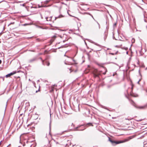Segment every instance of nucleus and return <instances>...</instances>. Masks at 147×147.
Segmentation results:
<instances>
[{
  "label": "nucleus",
  "instance_id": "f257e3e1",
  "mask_svg": "<svg viewBox=\"0 0 147 147\" xmlns=\"http://www.w3.org/2000/svg\"><path fill=\"white\" fill-rule=\"evenodd\" d=\"M131 139L132 138L131 137H129L123 140H115L110 138H109V140L111 143L113 145L115 146L117 144L127 142Z\"/></svg>",
  "mask_w": 147,
  "mask_h": 147
},
{
  "label": "nucleus",
  "instance_id": "f03ea898",
  "mask_svg": "<svg viewBox=\"0 0 147 147\" xmlns=\"http://www.w3.org/2000/svg\"><path fill=\"white\" fill-rule=\"evenodd\" d=\"M102 71H101L99 72L98 70L96 69H94L93 71V74L94 77H99L100 75H101V73Z\"/></svg>",
  "mask_w": 147,
  "mask_h": 147
},
{
  "label": "nucleus",
  "instance_id": "7ed1b4c3",
  "mask_svg": "<svg viewBox=\"0 0 147 147\" xmlns=\"http://www.w3.org/2000/svg\"><path fill=\"white\" fill-rule=\"evenodd\" d=\"M16 71H13L12 72H11L6 75L5 76V77L7 78L9 77H10V76H12V75L14 74H16Z\"/></svg>",
  "mask_w": 147,
  "mask_h": 147
},
{
  "label": "nucleus",
  "instance_id": "20e7f679",
  "mask_svg": "<svg viewBox=\"0 0 147 147\" xmlns=\"http://www.w3.org/2000/svg\"><path fill=\"white\" fill-rule=\"evenodd\" d=\"M83 126V125H81L80 126H78L74 128L75 131H83L85 129V128L83 129H78L81 126Z\"/></svg>",
  "mask_w": 147,
  "mask_h": 147
},
{
  "label": "nucleus",
  "instance_id": "39448f33",
  "mask_svg": "<svg viewBox=\"0 0 147 147\" xmlns=\"http://www.w3.org/2000/svg\"><path fill=\"white\" fill-rule=\"evenodd\" d=\"M135 107L137 108H138L140 109H144L147 107V104L143 106H140L138 107H137L136 106H135Z\"/></svg>",
  "mask_w": 147,
  "mask_h": 147
},
{
  "label": "nucleus",
  "instance_id": "423d86ee",
  "mask_svg": "<svg viewBox=\"0 0 147 147\" xmlns=\"http://www.w3.org/2000/svg\"><path fill=\"white\" fill-rule=\"evenodd\" d=\"M32 142H29L28 140H26L24 141L23 142V146H24L26 145V144H28V143H31Z\"/></svg>",
  "mask_w": 147,
  "mask_h": 147
},
{
  "label": "nucleus",
  "instance_id": "0eeeda50",
  "mask_svg": "<svg viewBox=\"0 0 147 147\" xmlns=\"http://www.w3.org/2000/svg\"><path fill=\"white\" fill-rule=\"evenodd\" d=\"M36 59V58H34L32 59H30L28 61L29 63H32L34 61H35Z\"/></svg>",
  "mask_w": 147,
  "mask_h": 147
},
{
  "label": "nucleus",
  "instance_id": "6e6552de",
  "mask_svg": "<svg viewBox=\"0 0 147 147\" xmlns=\"http://www.w3.org/2000/svg\"><path fill=\"white\" fill-rule=\"evenodd\" d=\"M85 113L86 114H89L90 113V110L89 109H86L85 110Z\"/></svg>",
  "mask_w": 147,
  "mask_h": 147
},
{
  "label": "nucleus",
  "instance_id": "1a4fd4ad",
  "mask_svg": "<svg viewBox=\"0 0 147 147\" xmlns=\"http://www.w3.org/2000/svg\"><path fill=\"white\" fill-rule=\"evenodd\" d=\"M50 1V0H47L45 1L44 3V4H47Z\"/></svg>",
  "mask_w": 147,
  "mask_h": 147
},
{
  "label": "nucleus",
  "instance_id": "9d476101",
  "mask_svg": "<svg viewBox=\"0 0 147 147\" xmlns=\"http://www.w3.org/2000/svg\"><path fill=\"white\" fill-rule=\"evenodd\" d=\"M122 49H125V50H128V48L127 47H123L122 48Z\"/></svg>",
  "mask_w": 147,
  "mask_h": 147
},
{
  "label": "nucleus",
  "instance_id": "9b49d317",
  "mask_svg": "<svg viewBox=\"0 0 147 147\" xmlns=\"http://www.w3.org/2000/svg\"><path fill=\"white\" fill-rule=\"evenodd\" d=\"M40 59L42 60V65H44L45 64H44V60H43L42 59V58H41V57H40Z\"/></svg>",
  "mask_w": 147,
  "mask_h": 147
},
{
  "label": "nucleus",
  "instance_id": "f8f14e48",
  "mask_svg": "<svg viewBox=\"0 0 147 147\" xmlns=\"http://www.w3.org/2000/svg\"><path fill=\"white\" fill-rule=\"evenodd\" d=\"M107 72V69L105 68V72H104L103 73V74L104 75H105L106 74Z\"/></svg>",
  "mask_w": 147,
  "mask_h": 147
},
{
  "label": "nucleus",
  "instance_id": "ddd939ff",
  "mask_svg": "<svg viewBox=\"0 0 147 147\" xmlns=\"http://www.w3.org/2000/svg\"><path fill=\"white\" fill-rule=\"evenodd\" d=\"M107 35L106 34H105V36L104 37V39L105 40L107 38Z\"/></svg>",
  "mask_w": 147,
  "mask_h": 147
},
{
  "label": "nucleus",
  "instance_id": "4468645a",
  "mask_svg": "<svg viewBox=\"0 0 147 147\" xmlns=\"http://www.w3.org/2000/svg\"><path fill=\"white\" fill-rule=\"evenodd\" d=\"M46 63H47V66H49L50 65V63L49 62H46Z\"/></svg>",
  "mask_w": 147,
  "mask_h": 147
},
{
  "label": "nucleus",
  "instance_id": "2eb2a0df",
  "mask_svg": "<svg viewBox=\"0 0 147 147\" xmlns=\"http://www.w3.org/2000/svg\"><path fill=\"white\" fill-rule=\"evenodd\" d=\"M135 41V40L134 38H133L132 40V43H134Z\"/></svg>",
  "mask_w": 147,
  "mask_h": 147
},
{
  "label": "nucleus",
  "instance_id": "dca6fc26",
  "mask_svg": "<svg viewBox=\"0 0 147 147\" xmlns=\"http://www.w3.org/2000/svg\"><path fill=\"white\" fill-rule=\"evenodd\" d=\"M50 141L49 140V146L48 145V146H49V147H51V144H50Z\"/></svg>",
  "mask_w": 147,
  "mask_h": 147
},
{
  "label": "nucleus",
  "instance_id": "f3484780",
  "mask_svg": "<svg viewBox=\"0 0 147 147\" xmlns=\"http://www.w3.org/2000/svg\"><path fill=\"white\" fill-rule=\"evenodd\" d=\"M38 8H41V7H42V5H38Z\"/></svg>",
  "mask_w": 147,
  "mask_h": 147
},
{
  "label": "nucleus",
  "instance_id": "a211bd4d",
  "mask_svg": "<svg viewBox=\"0 0 147 147\" xmlns=\"http://www.w3.org/2000/svg\"><path fill=\"white\" fill-rule=\"evenodd\" d=\"M96 22L98 24V29H99L100 28V25L98 23L97 21H96Z\"/></svg>",
  "mask_w": 147,
  "mask_h": 147
},
{
  "label": "nucleus",
  "instance_id": "6ab92c4d",
  "mask_svg": "<svg viewBox=\"0 0 147 147\" xmlns=\"http://www.w3.org/2000/svg\"><path fill=\"white\" fill-rule=\"evenodd\" d=\"M54 39L53 40V39H51V40H50V42H51V44L52 42H53V41H54Z\"/></svg>",
  "mask_w": 147,
  "mask_h": 147
},
{
  "label": "nucleus",
  "instance_id": "aec40b11",
  "mask_svg": "<svg viewBox=\"0 0 147 147\" xmlns=\"http://www.w3.org/2000/svg\"><path fill=\"white\" fill-rule=\"evenodd\" d=\"M143 147H147V143L144 144Z\"/></svg>",
  "mask_w": 147,
  "mask_h": 147
},
{
  "label": "nucleus",
  "instance_id": "412c9836",
  "mask_svg": "<svg viewBox=\"0 0 147 147\" xmlns=\"http://www.w3.org/2000/svg\"><path fill=\"white\" fill-rule=\"evenodd\" d=\"M134 103H135L134 102V101L133 100H131V104H132L133 105H134Z\"/></svg>",
  "mask_w": 147,
  "mask_h": 147
},
{
  "label": "nucleus",
  "instance_id": "4be33fe9",
  "mask_svg": "<svg viewBox=\"0 0 147 147\" xmlns=\"http://www.w3.org/2000/svg\"><path fill=\"white\" fill-rule=\"evenodd\" d=\"M117 25V23H115L113 25V26L114 27H116Z\"/></svg>",
  "mask_w": 147,
  "mask_h": 147
},
{
  "label": "nucleus",
  "instance_id": "5701e85b",
  "mask_svg": "<svg viewBox=\"0 0 147 147\" xmlns=\"http://www.w3.org/2000/svg\"><path fill=\"white\" fill-rule=\"evenodd\" d=\"M14 24V22H11L9 25H8V26L9 25H10L11 24Z\"/></svg>",
  "mask_w": 147,
  "mask_h": 147
},
{
  "label": "nucleus",
  "instance_id": "b1692460",
  "mask_svg": "<svg viewBox=\"0 0 147 147\" xmlns=\"http://www.w3.org/2000/svg\"><path fill=\"white\" fill-rule=\"evenodd\" d=\"M20 6H24V7H25V3H24V4H20Z\"/></svg>",
  "mask_w": 147,
  "mask_h": 147
},
{
  "label": "nucleus",
  "instance_id": "393cba45",
  "mask_svg": "<svg viewBox=\"0 0 147 147\" xmlns=\"http://www.w3.org/2000/svg\"><path fill=\"white\" fill-rule=\"evenodd\" d=\"M88 125H92V124L91 123H87Z\"/></svg>",
  "mask_w": 147,
  "mask_h": 147
},
{
  "label": "nucleus",
  "instance_id": "a878e982",
  "mask_svg": "<svg viewBox=\"0 0 147 147\" xmlns=\"http://www.w3.org/2000/svg\"><path fill=\"white\" fill-rule=\"evenodd\" d=\"M102 108L104 109H106L109 111V110L107 108V107H103Z\"/></svg>",
  "mask_w": 147,
  "mask_h": 147
},
{
  "label": "nucleus",
  "instance_id": "bb28decb",
  "mask_svg": "<svg viewBox=\"0 0 147 147\" xmlns=\"http://www.w3.org/2000/svg\"><path fill=\"white\" fill-rule=\"evenodd\" d=\"M42 7H47L48 6H47L46 5H42Z\"/></svg>",
  "mask_w": 147,
  "mask_h": 147
},
{
  "label": "nucleus",
  "instance_id": "cd10ccee",
  "mask_svg": "<svg viewBox=\"0 0 147 147\" xmlns=\"http://www.w3.org/2000/svg\"><path fill=\"white\" fill-rule=\"evenodd\" d=\"M38 28H41V29H44V28H43L41 26H38Z\"/></svg>",
  "mask_w": 147,
  "mask_h": 147
},
{
  "label": "nucleus",
  "instance_id": "c85d7f7f",
  "mask_svg": "<svg viewBox=\"0 0 147 147\" xmlns=\"http://www.w3.org/2000/svg\"><path fill=\"white\" fill-rule=\"evenodd\" d=\"M45 18L46 19V20L47 21H49L48 18V17H46Z\"/></svg>",
  "mask_w": 147,
  "mask_h": 147
},
{
  "label": "nucleus",
  "instance_id": "c756f323",
  "mask_svg": "<svg viewBox=\"0 0 147 147\" xmlns=\"http://www.w3.org/2000/svg\"><path fill=\"white\" fill-rule=\"evenodd\" d=\"M28 24H23L22 25L23 26H26L27 25H28Z\"/></svg>",
  "mask_w": 147,
  "mask_h": 147
},
{
  "label": "nucleus",
  "instance_id": "7c9ffc66",
  "mask_svg": "<svg viewBox=\"0 0 147 147\" xmlns=\"http://www.w3.org/2000/svg\"><path fill=\"white\" fill-rule=\"evenodd\" d=\"M63 46H61L60 47H59L58 48V49H60V48H63Z\"/></svg>",
  "mask_w": 147,
  "mask_h": 147
},
{
  "label": "nucleus",
  "instance_id": "2f4dec72",
  "mask_svg": "<svg viewBox=\"0 0 147 147\" xmlns=\"http://www.w3.org/2000/svg\"><path fill=\"white\" fill-rule=\"evenodd\" d=\"M51 17H50L49 18V19H48L49 21H50L51 19Z\"/></svg>",
  "mask_w": 147,
  "mask_h": 147
},
{
  "label": "nucleus",
  "instance_id": "473e14b6",
  "mask_svg": "<svg viewBox=\"0 0 147 147\" xmlns=\"http://www.w3.org/2000/svg\"><path fill=\"white\" fill-rule=\"evenodd\" d=\"M113 39H115V40H117V39H116V38H115V37L114 36H113Z\"/></svg>",
  "mask_w": 147,
  "mask_h": 147
},
{
  "label": "nucleus",
  "instance_id": "72a5a7b5",
  "mask_svg": "<svg viewBox=\"0 0 147 147\" xmlns=\"http://www.w3.org/2000/svg\"><path fill=\"white\" fill-rule=\"evenodd\" d=\"M88 14V15H90V16H92V14H91L90 13H87Z\"/></svg>",
  "mask_w": 147,
  "mask_h": 147
},
{
  "label": "nucleus",
  "instance_id": "f704fd0d",
  "mask_svg": "<svg viewBox=\"0 0 147 147\" xmlns=\"http://www.w3.org/2000/svg\"><path fill=\"white\" fill-rule=\"evenodd\" d=\"M28 145H29V146L31 147L32 146V144H28Z\"/></svg>",
  "mask_w": 147,
  "mask_h": 147
},
{
  "label": "nucleus",
  "instance_id": "c9c22d12",
  "mask_svg": "<svg viewBox=\"0 0 147 147\" xmlns=\"http://www.w3.org/2000/svg\"><path fill=\"white\" fill-rule=\"evenodd\" d=\"M110 54L112 55H114V54L113 53H110Z\"/></svg>",
  "mask_w": 147,
  "mask_h": 147
},
{
  "label": "nucleus",
  "instance_id": "e433bc0d",
  "mask_svg": "<svg viewBox=\"0 0 147 147\" xmlns=\"http://www.w3.org/2000/svg\"><path fill=\"white\" fill-rule=\"evenodd\" d=\"M142 119H140V120H137V121H142Z\"/></svg>",
  "mask_w": 147,
  "mask_h": 147
},
{
  "label": "nucleus",
  "instance_id": "4c0bfd02",
  "mask_svg": "<svg viewBox=\"0 0 147 147\" xmlns=\"http://www.w3.org/2000/svg\"><path fill=\"white\" fill-rule=\"evenodd\" d=\"M39 89L38 90L36 91V93L37 92H38V91H39Z\"/></svg>",
  "mask_w": 147,
  "mask_h": 147
},
{
  "label": "nucleus",
  "instance_id": "58836bf2",
  "mask_svg": "<svg viewBox=\"0 0 147 147\" xmlns=\"http://www.w3.org/2000/svg\"><path fill=\"white\" fill-rule=\"evenodd\" d=\"M91 17H92V18L93 19H94L95 21H96L95 20V19L94 18V17H93V16H92Z\"/></svg>",
  "mask_w": 147,
  "mask_h": 147
},
{
  "label": "nucleus",
  "instance_id": "ea45409f",
  "mask_svg": "<svg viewBox=\"0 0 147 147\" xmlns=\"http://www.w3.org/2000/svg\"><path fill=\"white\" fill-rule=\"evenodd\" d=\"M56 142V144H59V143L58 142Z\"/></svg>",
  "mask_w": 147,
  "mask_h": 147
},
{
  "label": "nucleus",
  "instance_id": "a19ab883",
  "mask_svg": "<svg viewBox=\"0 0 147 147\" xmlns=\"http://www.w3.org/2000/svg\"><path fill=\"white\" fill-rule=\"evenodd\" d=\"M67 13H68V14L69 16H71V15H70L69 14V13H68V11H67Z\"/></svg>",
  "mask_w": 147,
  "mask_h": 147
},
{
  "label": "nucleus",
  "instance_id": "79ce46f5",
  "mask_svg": "<svg viewBox=\"0 0 147 147\" xmlns=\"http://www.w3.org/2000/svg\"><path fill=\"white\" fill-rule=\"evenodd\" d=\"M22 1H18V2H17V3H21V2H22Z\"/></svg>",
  "mask_w": 147,
  "mask_h": 147
},
{
  "label": "nucleus",
  "instance_id": "37998d69",
  "mask_svg": "<svg viewBox=\"0 0 147 147\" xmlns=\"http://www.w3.org/2000/svg\"><path fill=\"white\" fill-rule=\"evenodd\" d=\"M126 54H127V55H128V51H127L126 52Z\"/></svg>",
  "mask_w": 147,
  "mask_h": 147
},
{
  "label": "nucleus",
  "instance_id": "c03bdc74",
  "mask_svg": "<svg viewBox=\"0 0 147 147\" xmlns=\"http://www.w3.org/2000/svg\"><path fill=\"white\" fill-rule=\"evenodd\" d=\"M2 62V61L1 60H0V64H1V63Z\"/></svg>",
  "mask_w": 147,
  "mask_h": 147
},
{
  "label": "nucleus",
  "instance_id": "a18cd8bd",
  "mask_svg": "<svg viewBox=\"0 0 147 147\" xmlns=\"http://www.w3.org/2000/svg\"><path fill=\"white\" fill-rule=\"evenodd\" d=\"M66 40H63V42H65V41H66Z\"/></svg>",
  "mask_w": 147,
  "mask_h": 147
},
{
  "label": "nucleus",
  "instance_id": "49530a36",
  "mask_svg": "<svg viewBox=\"0 0 147 147\" xmlns=\"http://www.w3.org/2000/svg\"><path fill=\"white\" fill-rule=\"evenodd\" d=\"M137 83L139 84H140V83H139V81H138L137 82Z\"/></svg>",
  "mask_w": 147,
  "mask_h": 147
},
{
  "label": "nucleus",
  "instance_id": "de8ad7c7",
  "mask_svg": "<svg viewBox=\"0 0 147 147\" xmlns=\"http://www.w3.org/2000/svg\"><path fill=\"white\" fill-rule=\"evenodd\" d=\"M52 139L53 140H54V141L55 142H56L55 141V140L54 139Z\"/></svg>",
  "mask_w": 147,
  "mask_h": 147
},
{
  "label": "nucleus",
  "instance_id": "09e8293b",
  "mask_svg": "<svg viewBox=\"0 0 147 147\" xmlns=\"http://www.w3.org/2000/svg\"><path fill=\"white\" fill-rule=\"evenodd\" d=\"M84 42H85V44L87 46V45L86 42H85V41H84Z\"/></svg>",
  "mask_w": 147,
  "mask_h": 147
},
{
  "label": "nucleus",
  "instance_id": "8fccbe9b",
  "mask_svg": "<svg viewBox=\"0 0 147 147\" xmlns=\"http://www.w3.org/2000/svg\"><path fill=\"white\" fill-rule=\"evenodd\" d=\"M118 52V51H117V52H116V53H115V54H117Z\"/></svg>",
  "mask_w": 147,
  "mask_h": 147
},
{
  "label": "nucleus",
  "instance_id": "3c124183",
  "mask_svg": "<svg viewBox=\"0 0 147 147\" xmlns=\"http://www.w3.org/2000/svg\"><path fill=\"white\" fill-rule=\"evenodd\" d=\"M53 37H54V38H56V36H53Z\"/></svg>",
  "mask_w": 147,
  "mask_h": 147
},
{
  "label": "nucleus",
  "instance_id": "603ef678",
  "mask_svg": "<svg viewBox=\"0 0 147 147\" xmlns=\"http://www.w3.org/2000/svg\"><path fill=\"white\" fill-rule=\"evenodd\" d=\"M61 3L63 4H64L65 3H64L63 2H61Z\"/></svg>",
  "mask_w": 147,
  "mask_h": 147
},
{
  "label": "nucleus",
  "instance_id": "864d4df0",
  "mask_svg": "<svg viewBox=\"0 0 147 147\" xmlns=\"http://www.w3.org/2000/svg\"><path fill=\"white\" fill-rule=\"evenodd\" d=\"M141 80V79H140L138 81H139L140 82Z\"/></svg>",
  "mask_w": 147,
  "mask_h": 147
},
{
  "label": "nucleus",
  "instance_id": "5fc2aeb1",
  "mask_svg": "<svg viewBox=\"0 0 147 147\" xmlns=\"http://www.w3.org/2000/svg\"><path fill=\"white\" fill-rule=\"evenodd\" d=\"M73 61L74 62H75V61L74 59H73Z\"/></svg>",
  "mask_w": 147,
  "mask_h": 147
},
{
  "label": "nucleus",
  "instance_id": "6e6d98bb",
  "mask_svg": "<svg viewBox=\"0 0 147 147\" xmlns=\"http://www.w3.org/2000/svg\"><path fill=\"white\" fill-rule=\"evenodd\" d=\"M41 18H42V16L41 15Z\"/></svg>",
  "mask_w": 147,
  "mask_h": 147
},
{
  "label": "nucleus",
  "instance_id": "4d7b16f0",
  "mask_svg": "<svg viewBox=\"0 0 147 147\" xmlns=\"http://www.w3.org/2000/svg\"><path fill=\"white\" fill-rule=\"evenodd\" d=\"M147 69V67L145 69V70H146Z\"/></svg>",
  "mask_w": 147,
  "mask_h": 147
},
{
  "label": "nucleus",
  "instance_id": "13d9d810",
  "mask_svg": "<svg viewBox=\"0 0 147 147\" xmlns=\"http://www.w3.org/2000/svg\"><path fill=\"white\" fill-rule=\"evenodd\" d=\"M3 78V81H4V78Z\"/></svg>",
  "mask_w": 147,
  "mask_h": 147
},
{
  "label": "nucleus",
  "instance_id": "bf43d9fd",
  "mask_svg": "<svg viewBox=\"0 0 147 147\" xmlns=\"http://www.w3.org/2000/svg\"><path fill=\"white\" fill-rule=\"evenodd\" d=\"M50 127H51V126H50Z\"/></svg>",
  "mask_w": 147,
  "mask_h": 147
},
{
  "label": "nucleus",
  "instance_id": "052dcab7",
  "mask_svg": "<svg viewBox=\"0 0 147 147\" xmlns=\"http://www.w3.org/2000/svg\"><path fill=\"white\" fill-rule=\"evenodd\" d=\"M133 86H132V87H131V88L132 89H133Z\"/></svg>",
  "mask_w": 147,
  "mask_h": 147
},
{
  "label": "nucleus",
  "instance_id": "680f3d73",
  "mask_svg": "<svg viewBox=\"0 0 147 147\" xmlns=\"http://www.w3.org/2000/svg\"><path fill=\"white\" fill-rule=\"evenodd\" d=\"M64 5H67L66 4H65V3Z\"/></svg>",
  "mask_w": 147,
  "mask_h": 147
},
{
  "label": "nucleus",
  "instance_id": "e2e57ef3",
  "mask_svg": "<svg viewBox=\"0 0 147 147\" xmlns=\"http://www.w3.org/2000/svg\"><path fill=\"white\" fill-rule=\"evenodd\" d=\"M49 134L50 135H51L50 132H49Z\"/></svg>",
  "mask_w": 147,
  "mask_h": 147
},
{
  "label": "nucleus",
  "instance_id": "0e129e2a",
  "mask_svg": "<svg viewBox=\"0 0 147 147\" xmlns=\"http://www.w3.org/2000/svg\"><path fill=\"white\" fill-rule=\"evenodd\" d=\"M70 30V31H72V30Z\"/></svg>",
  "mask_w": 147,
  "mask_h": 147
},
{
  "label": "nucleus",
  "instance_id": "69168bd1",
  "mask_svg": "<svg viewBox=\"0 0 147 147\" xmlns=\"http://www.w3.org/2000/svg\"><path fill=\"white\" fill-rule=\"evenodd\" d=\"M64 56H66V55H65H65H64Z\"/></svg>",
  "mask_w": 147,
  "mask_h": 147
},
{
  "label": "nucleus",
  "instance_id": "338daca9",
  "mask_svg": "<svg viewBox=\"0 0 147 147\" xmlns=\"http://www.w3.org/2000/svg\"><path fill=\"white\" fill-rule=\"evenodd\" d=\"M66 113V114H68L67 113Z\"/></svg>",
  "mask_w": 147,
  "mask_h": 147
},
{
  "label": "nucleus",
  "instance_id": "774afa93",
  "mask_svg": "<svg viewBox=\"0 0 147 147\" xmlns=\"http://www.w3.org/2000/svg\"><path fill=\"white\" fill-rule=\"evenodd\" d=\"M3 78V77H0V78Z\"/></svg>",
  "mask_w": 147,
  "mask_h": 147
}]
</instances>
